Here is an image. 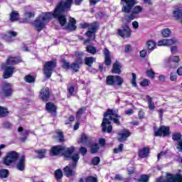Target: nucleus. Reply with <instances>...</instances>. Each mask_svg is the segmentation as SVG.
Instances as JSON below:
<instances>
[{
  "mask_svg": "<svg viewBox=\"0 0 182 182\" xmlns=\"http://www.w3.org/2000/svg\"><path fill=\"white\" fill-rule=\"evenodd\" d=\"M73 0H61L57 5L53 13L43 12L33 21V25L38 32H41L50 22L52 17L55 18L59 22L60 26H65L68 20L65 16V12L70 11Z\"/></svg>",
  "mask_w": 182,
  "mask_h": 182,
  "instance_id": "obj_1",
  "label": "nucleus"
},
{
  "mask_svg": "<svg viewBox=\"0 0 182 182\" xmlns=\"http://www.w3.org/2000/svg\"><path fill=\"white\" fill-rule=\"evenodd\" d=\"M121 5L122 6V11L124 14H132L128 16V21L131 22L137 18V15L143 12V6L137 5L139 1L137 0H121Z\"/></svg>",
  "mask_w": 182,
  "mask_h": 182,
  "instance_id": "obj_2",
  "label": "nucleus"
},
{
  "mask_svg": "<svg viewBox=\"0 0 182 182\" xmlns=\"http://www.w3.org/2000/svg\"><path fill=\"white\" fill-rule=\"evenodd\" d=\"M117 109H108L107 112L104 114V119L102 122V132L107 133H112L113 130V127L112 126V122L110 120L114 122L117 126H120V115L117 114ZM107 116H109V119H107Z\"/></svg>",
  "mask_w": 182,
  "mask_h": 182,
  "instance_id": "obj_3",
  "label": "nucleus"
},
{
  "mask_svg": "<svg viewBox=\"0 0 182 182\" xmlns=\"http://www.w3.org/2000/svg\"><path fill=\"white\" fill-rule=\"evenodd\" d=\"M75 150H76V148L75 146H70L69 148H67L65 151L63 153V156L65 157L66 159H70L73 161V164H75V166H77V161H79V159H80V156H79V154H74ZM73 154V155H72Z\"/></svg>",
  "mask_w": 182,
  "mask_h": 182,
  "instance_id": "obj_4",
  "label": "nucleus"
},
{
  "mask_svg": "<svg viewBox=\"0 0 182 182\" xmlns=\"http://www.w3.org/2000/svg\"><path fill=\"white\" fill-rule=\"evenodd\" d=\"M19 159V153L11 151L6 154L3 159V163L5 166H11L14 163H16Z\"/></svg>",
  "mask_w": 182,
  "mask_h": 182,
  "instance_id": "obj_5",
  "label": "nucleus"
},
{
  "mask_svg": "<svg viewBox=\"0 0 182 182\" xmlns=\"http://www.w3.org/2000/svg\"><path fill=\"white\" fill-rule=\"evenodd\" d=\"M124 82V79L119 75H108L106 77V84L108 86H122Z\"/></svg>",
  "mask_w": 182,
  "mask_h": 182,
  "instance_id": "obj_6",
  "label": "nucleus"
},
{
  "mask_svg": "<svg viewBox=\"0 0 182 182\" xmlns=\"http://www.w3.org/2000/svg\"><path fill=\"white\" fill-rule=\"evenodd\" d=\"M156 182H182V175L180 173L176 175L166 173V178L161 176L156 179Z\"/></svg>",
  "mask_w": 182,
  "mask_h": 182,
  "instance_id": "obj_7",
  "label": "nucleus"
},
{
  "mask_svg": "<svg viewBox=\"0 0 182 182\" xmlns=\"http://www.w3.org/2000/svg\"><path fill=\"white\" fill-rule=\"evenodd\" d=\"M56 68V62L55 61H47L43 65V70L44 72V75L47 79H49L50 76H52V73L53 72V69Z\"/></svg>",
  "mask_w": 182,
  "mask_h": 182,
  "instance_id": "obj_8",
  "label": "nucleus"
},
{
  "mask_svg": "<svg viewBox=\"0 0 182 182\" xmlns=\"http://www.w3.org/2000/svg\"><path fill=\"white\" fill-rule=\"evenodd\" d=\"M75 55L77 58L75 61L70 65V69H72V70H74V72H79V69H80V65L83 63V59L82 58L83 56V53L76 51Z\"/></svg>",
  "mask_w": 182,
  "mask_h": 182,
  "instance_id": "obj_9",
  "label": "nucleus"
},
{
  "mask_svg": "<svg viewBox=\"0 0 182 182\" xmlns=\"http://www.w3.org/2000/svg\"><path fill=\"white\" fill-rule=\"evenodd\" d=\"M170 134V128L164 125L161 126L158 129L154 131L155 137H159L163 136L166 137Z\"/></svg>",
  "mask_w": 182,
  "mask_h": 182,
  "instance_id": "obj_10",
  "label": "nucleus"
},
{
  "mask_svg": "<svg viewBox=\"0 0 182 182\" xmlns=\"http://www.w3.org/2000/svg\"><path fill=\"white\" fill-rule=\"evenodd\" d=\"M118 34L122 38H130L132 36V30L127 24H124L122 26V29H118Z\"/></svg>",
  "mask_w": 182,
  "mask_h": 182,
  "instance_id": "obj_11",
  "label": "nucleus"
},
{
  "mask_svg": "<svg viewBox=\"0 0 182 182\" xmlns=\"http://www.w3.org/2000/svg\"><path fill=\"white\" fill-rule=\"evenodd\" d=\"M1 68L4 70L3 73L4 79H9V77H12L15 67L4 65Z\"/></svg>",
  "mask_w": 182,
  "mask_h": 182,
  "instance_id": "obj_12",
  "label": "nucleus"
},
{
  "mask_svg": "<svg viewBox=\"0 0 182 182\" xmlns=\"http://www.w3.org/2000/svg\"><path fill=\"white\" fill-rule=\"evenodd\" d=\"M2 93L6 97H9L12 96V93H14V90L12 89V84L9 82H5L2 87Z\"/></svg>",
  "mask_w": 182,
  "mask_h": 182,
  "instance_id": "obj_13",
  "label": "nucleus"
},
{
  "mask_svg": "<svg viewBox=\"0 0 182 182\" xmlns=\"http://www.w3.org/2000/svg\"><path fill=\"white\" fill-rule=\"evenodd\" d=\"M75 168H76V164H68L65 166L64 168V173L66 177H72V176H75V174H76Z\"/></svg>",
  "mask_w": 182,
  "mask_h": 182,
  "instance_id": "obj_14",
  "label": "nucleus"
},
{
  "mask_svg": "<svg viewBox=\"0 0 182 182\" xmlns=\"http://www.w3.org/2000/svg\"><path fill=\"white\" fill-rule=\"evenodd\" d=\"M182 135L181 133H174L172 134L173 141H177L176 149L178 151L182 152Z\"/></svg>",
  "mask_w": 182,
  "mask_h": 182,
  "instance_id": "obj_15",
  "label": "nucleus"
},
{
  "mask_svg": "<svg viewBox=\"0 0 182 182\" xmlns=\"http://www.w3.org/2000/svg\"><path fill=\"white\" fill-rule=\"evenodd\" d=\"M177 42V39H162L157 43L158 46H171Z\"/></svg>",
  "mask_w": 182,
  "mask_h": 182,
  "instance_id": "obj_16",
  "label": "nucleus"
},
{
  "mask_svg": "<svg viewBox=\"0 0 182 182\" xmlns=\"http://www.w3.org/2000/svg\"><path fill=\"white\" fill-rule=\"evenodd\" d=\"M25 155L21 156L16 164V168L18 171H23L25 170Z\"/></svg>",
  "mask_w": 182,
  "mask_h": 182,
  "instance_id": "obj_17",
  "label": "nucleus"
},
{
  "mask_svg": "<svg viewBox=\"0 0 182 182\" xmlns=\"http://www.w3.org/2000/svg\"><path fill=\"white\" fill-rule=\"evenodd\" d=\"M65 148L63 146L58 145L51 148L50 154V156H58L65 151Z\"/></svg>",
  "mask_w": 182,
  "mask_h": 182,
  "instance_id": "obj_18",
  "label": "nucleus"
},
{
  "mask_svg": "<svg viewBox=\"0 0 182 182\" xmlns=\"http://www.w3.org/2000/svg\"><path fill=\"white\" fill-rule=\"evenodd\" d=\"M103 53L105 55V65L106 66H110L112 65V55L110 51L107 48L103 49Z\"/></svg>",
  "mask_w": 182,
  "mask_h": 182,
  "instance_id": "obj_19",
  "label": "nucleus"
},
{
  "mask_svg": "<svg viewBox=\"0 0 182 182\" xmlns=\"http://www.w3.org/2000/svg\"><path fill=\"white\" fill-rule=\"evenodd\" d=\"M128 137H130V132L127 129H124L118 134L119 141H126Z\"/></svg>",
  "mask_w": 182,
  "mask_h": 182,
  "instance_id": "obj_20",
  "label": "nucleus"
},
{
  "mask_svg": "<svg viewBox=\"0 0 182 182\" xmlns=\"http://www.w3.org/2000/svg\"><path fill=\"white\" fill-rule=\"evenodd\" d=\"M18 36V33L16 31H8L6 34L4 36V41L6 42H12V38H15V36Z\"/></svg>",
  "mask_w": 182,
  "mask_h": 182,
  "instance_id": "obj_21",
  "label": "nucleus"
},
{
  "mask_svg": "<svg viewBox=\"0 0 182 182\" xmlns=\"http://www.w3.org/2000/svg\"><path fill=\"white\" fill-rule=\"evenodd\" d=\"M112 73L117 75H120L122 73V65H120V63H119V61H116L115 63H114L112 65Z\"/></svg>",
  "mask_w": 182,
  "mask_h": 182,
  "instance_id": "obj_22",
  "label": "nucleus"
},
{
  "mask_svg": "<svg viewBox=\"0 0 182 182\" xmlns=\"http://www.w3.org/2000/svg\"><path fill=\"white\" fill-rule=\"evenodd\" d=\"M68 31H75L76 30V20L74 18L70 17L69 22L66 26Z\"/></svg>",
  "mask_w": 182,
  "mask_h": 182,
  "instance_id": "obj_23",
  "label": "nucleus"
},
{
  "mask_svg": "<svg viewBox=\"0 0 182 182\" xmlns=\"http://www.w3.org/2000/svg\"><path fill=\"white\" fill-rule=\"evenodd\" d=\"M46 109L48 113L56 114V106L52 102H48L46 105Z\"/></svg>",
  "mask_w": 182,
  "mask_h": 182,
  "instance_id": "obj_24",
  "label": "nucleus"
},
{
  "mask_svg": "<svg viewBox=\"0 0 182 182\" xmlns=\"http://www.w3.org/2000/svg\"><path fill=\"white\" fill-rule=\"evenodd\" d=\"M41 97L42 100L47 101L49 99V89L48 88H43L41 92Z\"/></svg>",
  "mask_w": 182,
  "mask_h": 182,
  "instance_id": "obj_25",
  "label": "nucleus"
},
{
  "mask_svg": "<svg viewBox=\"0 0 182 182\" xmlns=\"http://www.w3.org/2000/svg\"><path fill=\"white\" fill-rule=\"evenodd\" d=\"M21 62L22 61L17 58L9 57L6 60V65H16L18 63H21Z\"/></svg>",
  "mask_w": 182,
  "mask_h": 182,
  "instance_id": "obj_26",
  "label": "nucleus"
},
{
  "mask_svg": "<svg viewBox=\"0 0 182 182\" xmlns=\"http://www.w3.org/2000/svg\"><path fill=\"white\" fill-rule=\"evenodd\" d=\"M156 43L153 40H149L146 42V48L148 50H154L156 49Z\"/></svg>",
  "mask_w": 182,
  "mask_h": 182,
  "instance_id": "obj_27",
  "label": "nucleus"
},
{
  "mask_svg": "<svg viewBox=\"0 0 182 182\" xmlns=\"http://www.w3.org/2000/svg\"><path fill=\"white\" fill-rule=\"evenodd\" d=\"M146 99L149 110H154V109H156V105H154V102H153V98L149 95H146Z\"/></svg>",
  "mask_w": 182,
  "mask_h": 182,
  "instance_id": "obj_28",
  "label": "nucleus"
},
{
  "mask_svg": "<svg viewBox=\"0 0 182 182\" xmlns=\"http://www.w3.org/2000/svg\"><path fill=\"white\" fill-rule=\"evenodd\" d=\"M99 29V22L94 21L89 24L88 31H92V32H96Z\"/></svg>",
  "mask_w": 182,
  "mask_h": 182,
  "instance_id": "obj_29",
  "label": "nucleus"
},
{
  "mask_svg": "<svg viewBox=\"0 0 182 182\" xmlns=\"http://www.w3.org/2000/svg\"><path fill=\"white\" fill-rule=\"evenodd\" d=\"M149 148H144L142 150H141L139 153V156L141 159H144L149 156Z\"/></svg>",
  "mask_w": 182,
  "mask_h": 182,
  "instance_id": "obj_30",
  "label": "nucleus"
},
{
  "mask_svg": "<svg viewBox=\"0 0 182 182\" xmlns=\"http://www.w3.org/2000/svg\"><path fill=\"white\" fill-rule=\"evenodd\" d=\"M95 60H96V58L93 57H87L85 59V65H87V66H89V68H90V66L93 65V62H95Z\"/></svg>",
  "mask_w": 182,
  "mask_h": 182,
  "instance_id": "obj_31",
  "label": "nucleus"
},
{
  "mask_svg": "<svg viewBox=\"0 0 182 182\" xmlns=\"http://www.w3.org/2000/svg\"><path fill=\"white\" fill-rule=\"evenodd\" d=\"M85 112H86V107H82L80 108L76 113V119L79 120V119L82 117V114H85Z\"/></svg>",
  "mask_w": 182,
  "mask_h": 182,
  "instance_id": "obj_32",
  "label": "nucleus"
},
{
  "mask_svg": "<svg viewBox=\"0 0 182 182\" xmlns=\"http://www.w3.org/2000/svg\"><path fill=\"white\" fill-rule=\"evenodd\" d=\"M55 178L57 180H60L63 177V173L61 169H57L54 172Z\"/></svg>",
  "mask_w": 182,
  "mask_h": 182,
  "instance_id": "obj_33",
  "label": "nucleus"
},
{
  "mask_svg": "<svg viewBox=\"0 0 182 182\" xmlns=\"http://www.w3.org/2000/svg\"><path fill=\"white\" fill-rule=\"evenodd\" d=\"M35 77L31 75H27L24 77V81L26 83H35Z\"/></svg>",
  "mask_w": 182,
  "mask_h": 182,
  "instance_id": "obj_34",
  "label": "nucleus"
},
{
  "mask_svg": "<svg viewBox=\"0 0 182 182\" xmlns=\"http://www.w3.org/2000/svg\"><path fill=\"white\" fill-rule=\"evenodd\" d=\"M87 141H89V136H87V135H86L85 134H82L78 143H81L82 144H86Z\"/></svg>",
  "mask_w": 182,
  "mask_h": 182,
  "instance_id": "obj_35",
  "label": "nucleus"
},
{
  "mask_svg": "<svg viewBox=\"0 0 182 182\" xmlns=\"http://www.w3.org/2000/svg\"><path fill=\"white\" fill-rule=\"evenodd\" d=\"M8 108L0 106V117H6L9 114Z\"/></svg>",
  "mask_w": 182,
  "mask_h": 182,
  "instance_id": "obj_36",
  "label": "nucleus"
},
{
  "mask_svg": "<svg viewBox=\"0 0 182 182\" xmlns=\"http://www.w3.org/2000/svg\"><path fill=\"white\" fill-rule=\"evenodd\" d=\"M55 133L58 136V141L62 143V141H65V136H63V132L60 131V129L56 130Z\"/></svg>",
  "mask_w": 182,
  "mask_h": 182,
  "instance_id": "obj_37",
  "label": "nucleus"
},
{
  "mask_svg": "<svg viewBox=\"0 0 182 182\" xmlns=\"http://www.w3.org/2000/svg\"><path fill=\"white\" fill-rule=\"evenodd\" d=\"M19 19V14L18 11H13L10 14V20L11 21H18Z\"/></svg>",
  "mask_w": 182,
  "mask_h": 182,
  "instance_id": "obj_38",
  "label": "nucleus"
},
{
  "mask_svg": "<svg viewBox=\"0 0 182 182\" xmlns=\"http://www.w3.org/2000/svg\"><path fill=\"white\" fill-rule=\"evenodd\" d=\"M9 176V173L7 169H1L0 170V178H6Z\"/></svg>",
  "mask_w": 182,
  "mask_h": 182,
  "instance_id": "obj_39",
  "label": "nucleus"
},
{
  "mask_svg": "<svg viewBox=\"0 0 182 182\" xmlns=\"http://www.w3.org/2000/svg\"><path fill=\"white\" fill-rule=\"evenodd\" d=\"M168 62H174L175 63H178V62H180V57L178 55H172L169 57Z\"/></svg>",
  "mask_w": 182,
  "mask_h": 182,
  "instance_id": "obj_40",
  "label": "nucleus"
},
{
  "mask_svg": "<svg viewBox=\"0 0 182 182\" xmlns=\"http://www.w3.org/2000/svg\"><path fill=\"white\" fill-rule=\"evenodd\" d=\"M36 154H38L39 159H43L45 157V154L46 153V150L45 149H40L35 151Z\"/></svg>",
  "mask_w": 182,
  "mask_h": 182,
  "instance_id": "obj_41",
  "label": "nucleus"
},
{
  "mask_svg": "<svg viewBox=\"0 0 182 182\" xmlns=\"http://www.w3.org/2000/svg\"><path fill=\"white\" fill-rule=\"evenodd\" d=\"M86 50L88 53H91V55H95L96 53V48L92 46H87L86 47Z\"/></svg>",
  "mask_w": 182,
  "mask_h": 182,
  "instance_id": "obj_42",
  "label": "nucleus"
},
{
  "mask_svg": "<svg viewBox=\"0 0 182 182\" xmlns=\"http://www.w3.org/2000/svg\"><path fill=\"white\" fill-rule=\"evenodd\" d=\"M97 151H99V144H93L91 146V153L95 154V153H97Z\"/></svg>",
  "mask_w": 182,
  "mask_h": 182,
  "instance_id": "obj_43",
  "label": "nucleus"
},
{
  "mask_svg": "<svg viewBox=\"0 0 182 182\" xmlns=\"http://www.w3.org/2000/svg\"><path fill=\"white\" fill-rule=\"evenodd\" d=\"M63 68V69H66V70L70 69V63L65 59H62Z\"/></svg>",
  "mask_w": 182,
  "mask_h": 182,
  "instance_id": "obj_44",
  "label": "nucleus"
},
{
  "mask_svg": "<svg viewBox=\"0 0 182 182\" xmlns=\"http://www.w3.org/2000/svg\"><path fill=\"white\" fill-rule=\"evenodd\" d=\"M171 34V31H170V29L164 28V30H162V36H164V38H168V36H170Z\"/></svg>",
  "mask_w": 182,
  "mask_h": 182,
  "instance_id": "obj_45",
  "label": "nucleus"
},
{
  "mask_svg": "<svg viewBox=\"0 0 182 182\" xmlns=\"http://www.w3.org/2000/svg\"><path fill=\"white\" fill-rule=\"evenodd\" d=\"M146 76L150 77V79H154V76H156V73L153 71V70H149L146 71Z\"/></svg>",
  "mask_w": 182,
  "mask_h": 182,
  "instance_id": "obj_46",
  "label": "nucleus"
},
{
  "mask_svg": "<svg viewBox=\"0 0 182 182\" xmlns=\"http://www.w3.org/2000/svg\"><path fill=\"white\" fill-rule=\"evenodd\" d=\"M123 144H119V146L117 148L114 149V153H115V154L121 153V151H123Z\"/></svg>",
  "mask_w": 182,
  "mask_h": 182,
  "instance_id": "obj_47",
  "label": "nucleus"
},
{
  "mask_svg": "<svg viewBox=\"0 0 182 182\" xmlns=\"http://www.w3.org/2000/svg\"><path fill=\"white\" fill-rule=\"evenodd\" d=\"M137 77L136 76V73H132V85L133 87H137V83L136 82V79Z\"/></svg>",
  "mask_w": 182,
  "mask_h": 182,
  "instance_id": "obj_48",
  "label": "nucleus"
},
{
  "mask_svg": "<svg viewBox=\"0 0 182 182\" xmlns=\"http://www.w3.org/2000/svg\"><path fill=\"white\" fill-rule=\"evenodd\" d=\"M85 182H97V178L94 176H87L85 178Z\"/></svg>",
  "mask_w": 182,
  "mask_h": 182,
  "instance_id": "obj_49",
  "label": "nucleus"
},
{
  "mask_svg": "<svg viewBox=\"0 0 182 182\" xmlns=\"http://www.w3.org/2000/svg\"><path fill=\"white\" fill-rule=\"evenodd\" d=\"M92 163L94 166H97L100 163V158L99 156H95L92 160Z\"/></svg>",
  "mask_w": 182,
  "mask_h": 182,
  "instance_id": "obj_50",
  "label": "nucleus"
},
{
  "mask_svg": "<svg viewBox=\"0 0 182 182\" xmlns=\"http://www.w3.org/2000/svg\"><path fill=\"white\" fill-rule=\"evenodd\" d=\"M139 182H149V176L141 175Z\"/></svg>",
  "mask_w": 182,
  "mask_h": 182,
  "instance_id": "obj_51",
  "label": "nucleus"
},
{
  "mask_svg": "<svg viewBox=\"0 0 182 182\" xmlns=\"http://www.w3.org/2000/svg\"><path fill=\"white\" fill-rule=\"evenodd\" d=\"M149 85H150V80H149L147 79H144L141 82V86H142V87H146L149 86Z\"/></svg>",
  "mask_w": 182,
  "mask_h": 182,
  "instance_id": "obj_52",
  "label": "nucleus"
},
{
  "mask_svg": "<svg viewBox=\"0 0 182 182\" xmlns=\"http://www.w3.org/2000/svg\"><path fill=\"white\" fill-rule=\"evenodd\" d=\"M80 153L82 154V156H86L87 153V149H86L85 147H80Z\"/></svg>",
  "mask_w": 182,
  "mask_h": 182,
  "instance_id": "obj_53",
  "label": "nucleus"
},
{
  "mask_svg": "<svg viewBox=\"0 0 182 182\" xmlns=\"http://www.w3.org/2000/svg\"><path fill=\"white\" fill-rule=\"evenodd\" d=\"M96 33V31H92V30H88L86 33L85 35L86 36H87L88 38H92V36H93V34Z\"/></svg>",
  "mask_w": 182,
  "mask_h": 182,
  "instance_id": "obj_54",
  "label": "nucleus"
},
{
  "mask_svg": "<svg viewBox=\"0 0 182 182\" xmlns=\"http://www.w3.org/2000/svg\"><path fill=\"white\" fill-rule=\"evenodd\" d=\"M170 80L171 82H176V80H177V75H176V74H174L173 73H171Z\"/></svg>",
  "mask_w": 182,
  "mask_h": 182,
  "instance_id": "obj_55",
  "label": "nucleus"
},
{
  "mask_svg": "<svg viewBox=\"0 0 182 182\" xmlns=\"http://www.w3.org/2000/svg\"><path fill=\"white\" fill-rule=\"evenodd\" d=\"M89 23H80V26L82 29H86V28L89 29Z\"/></svg>",
  "mask_w": 182,
  "mask_h": 182,
  "instance_id": "obj_56",
  "label": "nucleus"
},
{
  "mask_svg": "<svg viewBox=\"0 0 182 182\" xmlns=\"http://www.w3.org/2000/svg\"><path fill=\"white\" fill-rule=\"evenodd\" d=\"M26 18H35V14L32 12H27L25 14Z\"/></svg>",
  "mask_w": 182,
  "mask_h": 182,
  "instance_id": "obj_57",
  "label": "nucleus"
},
{
  "mask_svg": "<svg viewBox=\"0 0 182 182\" xmlns=\"http://www.w3.org/2000/svg\"><path fill=\"white\" fill-rule=\"evenodd\" d=\"M124 52H125V53H129V52H132V46L131 45H127L125 46Z\"/></svg>",
  "mask_w": 182,
  "mask_h": 182,
  "instance_id": "obj_58",
  "label": "nucleus"
},
{
  "mask_svg": "<svg viewBox=\"0 0 182 182\" xmlns=\"http://www.w3.org/2000/svg\"><path fill=\"white\" fill-rule=\"evenodd\" d=\"M116 181H122L123 180V176L120 174H117L115 176L114 178Z\"/></svg>",
  "mask_w": 182,
  "mask_h": 182,
  "instance_id": "obj_59",
  "label": "nucleus"
},
{
  "mask_svg": "<svg viewBox=\"0 0 182 182\" xmlns=\"http://www.w3.org/2000/svg\"><path fill=\"white\" fill-rule=\"evenodd\" d=\"M147 55V50H142L140 51V56L141 58H146V55Z\"/></svg>",
  "mask_w": 182,
  "mask_h": 182,
  "instance_id": "obj_60",
  "label": "nucleus"
},
{
  "mask_svg": "<svg viewBox=\"0 0 182 182\" xmlns=\"http://www.w3.org/2000/svg\"><path fill=\"white\" fill-rule=\"evenodd\" d=\"M133 113H134V111L132 109H129L125 111V114H127L128 116L133 114Z\"/></svg>",
  "mask_w": 182,
  "mask_h": 182,
  "instance_id": "obj_61",
  "label": "nucleus"
},
{
  "mask_svg": "<svg viewBox=\"0 0 182 182\" xmlns=\"http://www.w3.org/2000/svg\"><path fill=\"white\" fill-rule=\"evenodd\" d=\"M139 119H144V112L143 110H140L139 112Z\"/></svg>",
  "mask_w": 182,
  "mask_h": 182,
  "instance_id": "obj_62",
  "label": "nucleus"
},
{
  "mask_svg": "<svg viewBox=\"0 0 182 182\" xmlns=\"http://www.w3.org/2000/svg\"><path fill=\"white\" fill-rule=\"evenodd\" d=\"M171 52L172 54L176 53V52H177V46L171 47Z\"/></svg>",
  "mask_w": 182,
  "mask_h": 182,
  "instance_id": "obj_63",
  "label": "nucleus"
},
{
  "mask_svg": "<svg viewBox=\"0 0 182 182\" xmlns=\"http://www.w3.org/2000/svg\"><path fill=\"white\" fill-rule=\"evenodd\" d=\"M177 74L178 75V76H182V67H180L179 68H178Z\"/></svg>",
  "mask_w": 182,
  "mask_h": 182,
  "instance_id": "obj_64",
  "label": "nucleus"
}]
</instances>
